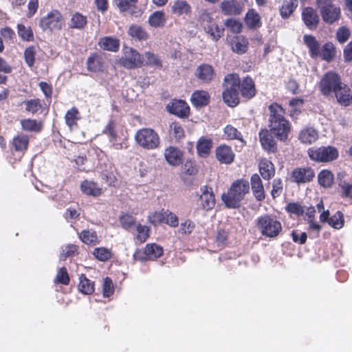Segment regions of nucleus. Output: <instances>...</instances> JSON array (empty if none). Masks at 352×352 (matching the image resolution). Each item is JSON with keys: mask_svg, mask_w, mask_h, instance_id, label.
Here are the masks:
<instances>
[{"mask_svg": "<svg viewBox=\"0 0 352 352\" xmlns=\"http://www.w3.org/2000/svg\"><path fill=\"white\" fill-rule=\"evenodd\" d=\"M224 135L228 140H239L243 145L245 144V141L243 139L242 134L235 127L230 124L224 128Z\"/></svg>", "mask_w": 352, "mask_h": 352, "instance_id": "a18cd8bd", "label": "nucleus"}, {"mask_svg": "<svg viewBox=\"0 0 352 352\" xmlns=\"http://www.w3.org/2000/svg\"><path fill=\"white\" fill-rule=\"evenodd\" d=\"M315 176L314 171L309 167L296 168L291 173V180L300 185L310 182Z\"/></svg>", "mask_w": 352, "mask_h": 352, "instance_id": "f8f14e48", "label": "nucleus"}, {"mask_svg": "<svg viewBox=\"0 0 352 352\" xmlns=\"http://www.w3.org/2000/svg\"><path fill=\"white\" fill-rule=\"evenodd\" d=\"M128 34L133 38H136L139 41H145L148 38L146 32L141 26L138 25L130 26Z\"/></svg>", "mask_w": 352, "mask_h": 352, "instance_id": "49530a36", "label": "nucleus"}, {"mask_svg": "<svg viewBox=\"0 0 352 352\" xmlns=\"http://www.w3.org/2000/svg\"><path fill=\"white\" fill-rule=\"evenodd\" d=\"M338 102L344 106H349L352 102V95L349 87L342 82L341 86L333 93Z\"/></svg>", "mask_w": 352, "mask_h": 352, "instance_id": "412c9836", "label": "nucleus"}, {"mask_svg": "<svg viewBox=\"0 0 352 352\" xmlns=\"http://www.w3.org/2000/svg\"><path fill=\"white\" fill-rule=\"evenodd\" d=\"M195 74L203 83H209L213 80L215 72L212 65L201 64L197 67Z\"/></svg>", "mask_w": 352, "mask_h": 352, "instance_id": "f3484780", "label": "nucleus"}, {"mask_svg": "<svg viewBox=\"0 0 352 352\" xmlns=\"http://www.w3.org/2000/svg\"><path fill=\"white\" fill-rule=\"evenodd\" d=\"M87 67L90 72H98L102 71L103 64L101 57L97 54L91 55L87 60Z\"/></svg>", "mask_w": 352, "mask_h": 352, "instance_id": "58836bf2", "label": "nucleus"}, {"mask_svg": "<svg viewBox=\"0 0 352 352\" xmlns=\"http://www.w3.org/2000/svg\"><path fill=\"white\" fill-rule=\"evenodd\" d=\"M339 186L342 189V195L352 199V184L340 182Z\"/></svg>", "mask_w": 352, "mask_h": 352, "instance_id": "774afa93", "label": "nucleus"}, {"mask_svg": "<svg viewBox=\"0 0 352 352\" xmlns=\"http://www.w3.org/2000/svg\"><path fill=\"white\" fill-rule=\"evenodd\" d=\"M149 221L154 225L160 223H164L165 219V211L163 212H155L148 217Z\"/></svg>", "mask_w": 352, "mask_h": 352, "instance_id": "69168bd1", "label": "nucleus"}, {"mask_svg": "<svg viewBox=\"0 0 352 352\" xmlns=\"http://www.w3.org/2000/svg\"><path fill=\"white\" fill-rule=\"evenodd\" d=\"M336 47L332 43L328 42L320 48V55L323 60L331 62L336 56Z\"/></svg>", "mask_w": 352, "mask_h": 352, "instance_id": "37998d69", "label": "nucleus"}, {"mask_svg": "<svg viewBox=\"0 0 352 352\" xmlns=\"http://www.w3.org/2000/svg\"><path fill=\"white\" fill-rule=\"evenodd\" d=\"M239 88L241 95L244 98H251L255 95L256 89L254 87V82L249 76L244 78L242 82H240Z\"/></svg>", "mask_w": 352, "mask_h": 352, "instance_id": "cd10ccee", "label": "nucleus"}, {"mask_svg": "<svg viewBox=\"0 0 352 352\" xmlns=\"http://www.w3.org/2000/svg\"><path fill=\"white\" fill-rule=\"evenodd\" d=\"M272 135H274L270 131L267 129L262 130L259 133V138L262 147L270 153H275L277 150L276 143Z\"/></svg>", "mask_w": 352, "mask_h": 352, "instance_id": "a211bd4d", "label": "nucleus"}, {"mask_svg": "<svg viewBox=\"0 0 352 352\" xmlns=\"http://www.w3.org/2000/svg\"><path fill=\"white\" fill-rule=\"evenodd\" d=\"M256 226L261 234L265 237L276 238L282 231L281 223L276 217L268 214L258 217Z\"/></svg>", "mask_w": 352, "mask_h": 352, "instance_id": "20e7f679", "label": "nucleus"}, {"mask_svg": "<svg viewBox=\"0 0 352 352\" xmlns=\"http://www.w3.org/2000/svg\"><path fill=\"white\" fill-rule=\"evenodd\" d=\"M298 0H284L282 7L280 9V13L283 18H288L297 8Z\"/></svg>", "mask_w": 352, "mask_h": 352, "instance_id": "e433bc0d", "label": "nucleus"}, {"mask_svg": "<svg viewBox=\"0 0 352 352\" xmlns=\"http://www.w3.org/2000/svg\"><path fill=\"white\" fill-rule=\"evenodd\" d=\"M250 191V184L245 179H238L232 183L226 193L222 195V200L229 208H236L241 205L245 195Z\"/></svg>", "mask_w": 352, "mask_h": 352, "instance_id": "f03ea898", "label": "nucleus"}, {"mask_svg": "<svg viewBox=\"0 0 352 352\" xmlns=\"http://www.w3.org/2000/svg\"><path fill=\"white\" fill-rule=\"evenodd\" d=\"M78 289L83 294H91L94 292V283L85 275L81 274L79 277Z\"/></svg>", "mask_w": 352, "mask_h": 352, "instance_id": "f704fd0d", "label": "nucleus"}, {"mask_svg": "<svg viewBox=\"0 0 352 352\" xmlns=\"http://www.w3.org/2000/svg\"><path fill=\"white\" fill-rule=\"evenodd\" d=\"M204 28L205 32L214 41L219 40L223 36V29L220 28L214 23L204 25Z\"/></svg>", "mask_w": 352, "mask_h": 352, "instance_id": "de8ad7c7", "label": "nucleus"}, {"mask_svg": "<svg viewBox=\"0 0 352 352\" xmlns=\"http://www.w3.org/2000/svg\"><path fill=\"white\" fill-rule=\"evenodd\" d=\"M79 238L87 245H96L100 242L97 233L94 230H82L80 233H79Z\"/></svg>", "mask_w": 352, "mask_h": 352, "instance_id": "2f4dec72", "label": "nucleus"}, {"mask_svg": "<svg viewBox=\"0 0 352 352\" xmlns=\"http://www.w3.org/2000/svg\"><path fill=\"white\" fill-rule=\"evenodd\" d=\"M245 21L250 28H257L261 25L260 16L254 10H248Z\"/></svg>", "mask_w": 352, "mask_h": 352, "instance_id": "ea45409f", "label": "nucleus"}, {"mask_svg": "<svg viewBox=\"0 0 352 352\" xmlns=\"http://www.w3.org/2000/svg\"><path fill=\"white\" fill-rule=\"evenodd\" d=\"M98 45L104 50L116 52L119 50L120 41L112 36H104L100 38Z\"/></svg>", "mask_w": 352, "mask_h": 352, "instance_id": "bb28decb", "label": "nucleus"}, {"mask_svg": "<svg viewBox=\"0 0 352 352\" xmlns=\"http://www.w3.org/2000/svg\"><path fill=\"white\" fill-rule=\"evenodd\" d=\"M171 12L178 16H189L192 12V8L185 0H175L171 7Z\"/></svg>", "mask_w": 352, "mask_h": 352, "instance_id": "393cba45", "label": "nucleus"}, {"mask_svg": "<svg viewBox=\"0 0 352 352\" xmlns=\"http://www.w3.org/2000/svg\"><path fill=\"white\" fill-rule=\"evenodd\" d=\"M302 19L306 26L310 30H315L319 22V17L316 11L311 7H307L303 9Z\"/></svg>", "mask_w": 352, "mask_h": 352, "instance_id": "6ab92c4d", "label": "nucleus"}, {"mask_svg": "<svg viewBox=\"0 0 352 352\" xmlns=\"http://www.w3.org/2000/svg\"><path fill=\"white\" fill-rule=\"evenodd\" d=\"M65 19L62 14L57 10H52L40 19L39 27L43 31H56L63 28Z\"/></svg>", "mask_w": 352, "mask_h": 352, "instance_id": "6e6552de", "label": "nucleus"}, {"mask_svg": "<svg viewBox=\"0 0 352 352\" xmlns=\"http://www.w3.org/2000/svg\"><path fill=\"white\" fill-rule=\"evenodd\" d=\"M135 140L139 146L148 150L157 148L160 144L157 133L150 128L139 129L135 135Z\"/></svg>", "mask_w": 352, "mask_h": 352, "instance_id": "39448f33", "label": "nucleus"}, {"mask_svg": "<svg viewBox=\"0 0 352 352\" xmlns=\"http://www.w3.org/2000/svg\"><path fill=\"white\" fill-rule=\"evenodd\" d=\"M316 3L325 23L332 24L339 19L340 8L333 0H317Z\"/></svg>", "mask_w": 352, "mask_h": 352, "instance_id": "0eeeda50", "label": "nucleus"}, {"mask_svg": "<svg viewBox=\"0 0 352 352\" xmlns=\"http://www.w3.org/2000/svg\"><path fill=\"white\" fill-rule=\"evenodd\" d=\"M66 124L71 131L77 129V122L81 119L80 113L78 109L72 107L68 110L65 116Z\"/></svg>", "mask_w": 352, "mask_h": 352, "instance_id": "c756f323", "label": "nucleus"}, {"mask_svg": "<svg viewBox=\"0 0 352 352\" xmlns=\"http://www.w3.org/2000/svg\"><path fill=\"white\" fill-rule=\"evenodd\" d=\"M19 36L24 41H32L34 40V34L30 27H26L23 24L17 25Z\"/></svg>", "mask_w": 352, "mask_h": 352, "instance_id": "603ef678", "label": "nucleus"}, {"mask_svg": "<svg viewBox=\"0 0 352 352\" xmlns=\"http://www.w3.org/2000/svg\"><path fill=\"white\" fill-rule=\"evenodd\" d=\"M283 188V182L280 178H276L273 180L272 190L271 195L273 198H276L280 195Z\"/></svg>", "mask_w": 352, "mask_h": 352, "instance_id": "e2e57ef3", "label": "nucleus"}, {"mask_svg": "<svg viewBox=\"0 0 352 352\" xmlns=\"http://www.w3.org/2000/svg\"><path fill=\"white\" fill-rule=\"evenodd\" d=\"M307 153L310 159L316 162H330L338 157V151L331 146H313L308 149Z\"/></svg>", "mask_w": 352, "mask_h": 352, "instance_id": "423d86ee", "label": "nucleus"}, {"mask_svg": "<svg viewBox=\"0 0 352 352\" xmlns=\"http://www.w3.org/2000/svg\"><path fill=\"white\" fill-rule=\"evenodd\" d=\"M251 188L255 199L262 201L265 198V194L263 182L258 174H254L251 177Z\"/></svg>", "mask_w": 352, "mask_h": 352, "instance_id": "4be33fe9", "label": "nucleus"}, {"mask_svg": "<svg viewBox=\"0 0 352 352\" xmlns=\"http://www.w3.org/2000/svg\"><path fill=\"white\" fill-rule=\"evenodd\" d=\"M142 60L143 62H145V64L147 65L158 67L162 66L161 60L157 56L150 52H145L144 54L142 56Z\"/></svg>", "mask_w": 352, "mask_h": 352, "instance_id": "8fccbe9b", "label": "nucleus"}, {"mask_svg": "<svg viewBox=\"0 0 352 352\" xmlns=\"http://www.w3.org/2000/svg\"><path fill=\"white\" fill-rule=\"evenodd\" d=\"M303 42L309 49V53L312 58H318L320 55V44L315 36L305 34L303 36Z\"/></svg>", "mask_w": 352, "mask_h": 352, "instance_id": "b1692460", "label": "nucleus"}, {"mask_svg": "<svg viewBox=\"0 0 352 352\" xmlns=\"http://www.w3.org/2000/svg\"><path fill=\"white\" fill-rule=\"evenodd\" d=\"M36 54L34 46H29L24 51V59L29 67H32L35 63V56Z\"/></svg>", "mask_w": 352, "mask_h": 352, "instance_id": "864d4df0", "label": "nucleus"}, {"mask_svg": "<svg viewBox=\"0 0 352 352\" xmlns=\"http://www.w3.org/2000/svg\"><path fill=\"white\" fill-rule=\"evenodd\" d=\"M318 139V133L312 127L302 129L299 135V140L304 144H311Z\"/></svg>", "mask_w": 352, "mask_h": 352, "instance_id": "72a5a7b5", "label": "nucleus"}, {"mask_svg": "<svg viewBox=\"0 0 352 352\" xmlns=\"http://www.w3.org/2000/svg\"><path fill=\"white\" fill-rule=\"evenodd\" d=\"M21 124L23 130L34 133L40 132L43 128L41 122L32 119L21 120Z\"/></svg>", "mask_w": 352, "mask_h": 352, "instance_id": "c9c22d12", "label": "nucleus"}, {"mask_svg": "<svg viewBox=\"0 0 352 352\" xmlns=\"http://www.w3.org/2000/svg\"><path fill=\"white\" fill-rule=\"evenodd\" d=\"M80 189L84 194L94 197L100 195L102 192L101 188L96 183L88 180L81 183Z\"/></svg>", "mask_w": 352, "mask_h": 352, "instance_id": "473e14b6", "label": "nucleus"}, {"mask_svg": "<svg viewBox=\"0 0 352 352\" xmlns=\"http://www.w3.org/2000/svg\"><path fill=\"white\" fill-rule=\"evenodd\" d=\"M270 131L280 141H285L288 138L291 131L289 122L284 117L283 109L277 104L270 106Z\"/></svg>", "mask_w": 352, "mask_h": 352, "instance_id": "f257e3e1", "label": "nucleus"}, {"mask_svg": "<svg viewBox=\"0 0 352 352\" xmlns=\"http://www.w3.org/2000/svg\"><path fill=\"white\" fill-rule=\"evenodd\" d=\"M333 175L328 170H322L318 175V183L324 188H329L333 182Z\"/></svg>", "mask_w": 352, "mask_h": 352, "instance_id": "c03bdc74", "label": "nucleus"}, {"mask_svg": "<svg viewBox=\"0 0 352 352\" xmlns=\"http://www.w3.org/2000/svg\"><path fill=\"white\" fill-rule=\"evenodd\" d=\"M259 171L264 179H270L275 173L274 164L270 160L263 159L259 164Z\"/></svg>", "mask_w": 352, "mask_h": 352, "instance_id": "7c9ffc66", "label": "nucleus"}, {"mask_svg": "<svg viewBox=\"0 0 352 352\" xmlns=\"http://www.w3.org/2000/svg\"><path fill=\"white\" fill-rule=\"evenodd\" d=\"M120 221L124 229H129L134 225L135 220L131 215L123 214L120 217Z\"/></svg>", "mask_w": 352, "mask_h": 352, "instance_id": "338daca9", "label": "nucleus"}, {"mask_svg": "<svg viewBox=\"0 0 352 352\" xmlns=\"http://www.w3.org/2000/svg\"><path fill=\"white\" fill-rule=\"evenodd\" d=\"M170 133L173 135L175 139L180 140L184 136V131L178 122H172L169 126Z\"/></svg>", "mask_w": 352, "mask_h": 352, "instance_id": "4d7b16f0", "label": "nucleus"}, {"mask_svg": "<svg viewBox=\"0 0 352 352\" xmlns=\"http://www.w3.org/2000/svg\"><path fill=\"white\" fill-rule=\"evenodd\" d=\"M55 282L65 285L69 283V277L65 267H61L57 272Z\"/></svg>", "mask_w": 352, "mask_h": 352, "instance_id": "bf43d9fd", "label": "nucleus"}, {"mask_svg": "<svg viewBox=\"0 0 352 352\" xmlns=\"http://www.w3.org/2000/svg\"><path fill=\"white\" fill-rule=\"evenodd\" d=\"M119 63L124 68L131 69L140 67L143 63L142 56L135 50L131 47H124V53Z\"/></svg>", "mask_w": 352, "mask_h": 352, "instance_id": "9d476101", "label": "nucleus"}, {"mask_svg": "<svg viewBox=\"0 0 352 352\" xmlns=\"http://www.w3.org/2000/svg\"><path fill=\"white\" fill-rule=\"evenodd\" d=\"M201 194L199 197L201 207L206 210H211L215 205V198L210 187L203 186L201 188Z\"/></svg>", "mask_w": 352, "mask_h": 352, "instance_id": "dca6fc26", "label": "nucleus"}, {"mask_svg": "<svg viewBox=\"0 0 352 352\" xmlns=\"http://www.w3.org/2000/svg\"><path fill=\"white\" fill-rule=\"evenodd\" d=\"M342 81L340 76L333 72L326 73L319 82L320 90L322 95L329 96L341 86Z\"/></svg>", "mask_w": 352, "mask_h": 352, "instance_id": "1a4fd4ad", "label": "nucleus"}, {"mask_svg": "<svg viewBox=\"0 0 352 352\" xmlns=\"http://www.w3.org/2000/svg\"><path fill=\"white\" fill-rule=\"evenodd\" d=\"M163 254V249L161 246L155 244H147L144 250H137L133 257L135 260L144 261V260H154Z\"/></svg>", "mask_w": 352, "mask_h": 352, "instance_id": "9b49d317", "label": "nucleus"}, {"mask_svg": "<svg viewBox=\"0 0 352 352\" xmlns=\"http://www.w3.org/2000/svg\"><path fill=\"white\" fill-rule=\"evenodd\" d=\"M224 91L223 100L229 107H235L239 102V89L240 79L237 74H231L225 76L223 82Z\"/></svg>", "mask_w": 352, "mask_h": 352, "instance_id": "7ed1b4c3", "label": "nucleus"}, {"mask_svg": "<svg viewBox=\"0 0 352 352\" xmlns=\"http://www.w3.org/2000/svg\"><path fill=\"white\" fill-rule=\"evenodd\" d=\"M164 155L166 162L170 166H177L183 162V152L176 146L167 147L164 151Z\"/></svg>", "mask_w": 352, "mask_h": 352, "instance_id": "4468645a", "label": "nucleus"}, {"mask_svg": "<svg viewBox=\"0 0 352 352\" xmlns=\"http://www.w3.org/2000/svg\"><path fill=\"white\" fill-rule=\"evenodd\" d=\"M209 100L210 96L208 93L204 90L195 91L192 93L190 98L192 104L197 107L207 105L209 102Z\"/></svg>", "mask_w": 352, "mask_h": 352, "instance_id": "c85d7f7f", "label": "nucleus"}, {"mask_svg": "<svg viewBox=\"0 0 352 352\" xmlns=\"http://www.w3.org/2000/svg\"><path fill=\"white\" fill-rule=\"evenodd\" d=\"M219 7L224 15H239L243 9L238 0H223Z\"/></svg>", "mask_w": 352, "mask_h": 352, "instance_id": "2eb2a0df", "label": "nucleus"}, {"mask_svg": "<svg viewBox=\"0 0 352 352\" xmlns=\"http://www.w3.org/2000/svg\"><path fill=\"white\" fill-rule=\"evenodd\" d=\"M26 111L32 113H36L42 107L39 99H31L24 102Z\"/></svg>", "mask_w": 352, "mask_h": 352, "instance_id": "13d9d810", "label": "nucleus"}, {"mask_svg": "<svg viewBox=\"0 0 352 352\" xmlns=\"http://www.w3.org/2000/svg\"><path fill=\"white\" fill-rule=\"evenodd\" d=\"M328 223L335 229H340L344 226V220L343 214L338 211L329 219Z\"/></svg>", "mask_w": 352, "mask_h": 352, "instance_id": "3c124183", "label": "nucleus"}, {"mask_svg": "<svg viewBox=\"0 0 352 352\" xmlns=\"http://www.w3.org/2000/svg\"><path fill=\"white\" fill-rule=\"evenodd\" d=\"M87 17L79 12L72 16L70 27L76 29H82L87 24Z\"/></svg>", "mask_w": 352, "mask_h": 352, "instance_id": "09e8293b", "label": "nucleus"}, {"mask_svg": "<svg viewBox=\"0 0 352 352\" xmlns=\"http://www.w3.org/2000/svg\"><path fill=\"white\" fill-rule=\"evenodd\" d=\"M285 210L287 212L297 216L302 215L304 213L303 207L298 202L288 204L285 207Z\"/></svg>", "mask_w": 352, "mask_h": 352, "instance_id": "052dcab7", "label": "nucleus"}, {"mask_svg": "<svg viewBox=\"0 0 352 352\" xmlns=\"http://www.w3.org/2000/svg\"><path fill=\"white\" fill-rule=\"evenodd\" d=\"M103 133L109 137L111 146L113 148L116 150H120L126 148V146H124V143L116 142L117 133L115 130V122L113 120H111L109 122L108 124L104 129Z\"/></svg>", "mask_w": 352, "mask_h": 352, "instance_id": "5701e85b", "label": "nucleus"}, {"mask_svg": "<svg viewBox=\"0 0 352 352\" xmlns=\"http://www.w3.org/2000/svg\"><path fill=\"white\" fill-rule=\"evenodd\" d=\"M167 111L179 118H187L190 113V107L182 100H173L166 106Z\"/></svg>", "mask_w": 352, "mask_h": 352, "instance_id": "ddd939ff", "label": "nucleus"}, {"mask_svg": "<svg viewBox=\"0 0 352 352\" xmlns=\"http://www.w3.org/2000/svg\"><path fill=\"white\" fill-rule=\"evenodd\" d=\"M248 41L243 36H237L232 42V49L237 54H244L248 50Z\"/></svg>", "mask_w": 352, "mask_h": 352, "instance_id": "a19ab883", "label": "nucleus"}, {"mask_svg": "<svg viewBox=\"0 0 352 352\" xmlns=\"http://www.w3.org/2000/svg\"><path fill=\"white\" fill-rule=\"evenodd\" d=\"M114 292V287L111 279L106 277L104 280L102 285V292L104 297H109L113 294Z\"/></svg>", "mask_w": 352, "mask_h": 352, "instance_id": "0e129e2a", "label": "nucleus"}, {"mask_svg": "<svg viewBox=\"0 0 352 352\" xmlns=\"http://www.w3.org/2000/svg\"><path fill=\"white\" fill-rule=\"evenodd\" d=\"M216 157L221 163L229 164L234 161V153L230 146L223 144L216 148Z\"/></svg>", "mask_w": 352, "mask_h": 352, "instance_id": "aec40b11", "label": "nucleus"}, {"mask_svg": "<svg viewBox=\"0 0 352 352\" xmlns=\"http://www.w3.org/2000/svg\"><path fill=\"white\" fill-rule=\"evenodd\" d=\"M93 254L97 259L101 261H107L111 257V251L106 248H95Z\"/></svg>", "mask_w": 352, "mask_h": 352, "instance_id": "5fc2aeb1", "label": "nucleus"}, {"mask_svg": "<svg viewBox=\"0 0 352 352\" xmlns=\"http://www.w3.org/2000/svg\"><path fill=\"white\" fill-rule=\"evenodd\" d=\"M11 144L15 151L24 153L28 147L29 137L23 133H18L13 138Z\"/></svg>", "mask_w": 352, "mask_h": 352, "instance_id": "a878e982", "label": "nucleus"}, {"mask_svg": "<svg viewBox=\"0 0 352 352\" xmlns=\"http://www.w3.org/2000/svg\"><path fill=\"white\" fill-rule=\"evenodd\" d=\"M76 251L77 246L75 245L63 246L61 248L59 258L60 261H65L66 258L73 256Z\"/></svg>", "mask_w": 352, "mask_h": 352, "instance_id": "6e6d98bb", "label": "nucleus"}, {"mask_svg": "<svg viewBox=\"0 0 352 352\" xmlns=\"http://www.w3.org/2000/svg\"><path fill=\"white\" fill-rule=\"evenodd\" d=\"M224 25L233 33H239L242 29L241 23L239 20L234 19H227L225 21Z\"/></svg>", "mask_w": 352, "mask_h": 352, "instance_id": "680f3d73", "label": "nucleus"}, {"mask_svg": "<svg viewBox=\"0 0 352 352\" xmlns=\"http://www.w3.org/2000/svg\"><path fill=\"white\" fill-rule=\"evenodd\" d=\"M166 19L163 11H155L148 18V24L153 28H160L164 25Z\"/></svg>", "mask_w": 352, "mask_h": 352, "instance_id": "4c0bfd02", "label": "nucleus"}, {"mask_svg": "<svg viewBox=\"0 0 352 352\" xmlns=\"http://www.w3.org/2000/svg\"><path fill=\"white\" fill-rule=\"evenodd\" d=\"M212 140L209 138H201L197 144L198 154L201 157L207 156L212 148Z\"/></svg>", "mask_w": 352, "mask_h": 352, "instance_id": "79ce46f5", "label": "nucleus"}]
</instances>
